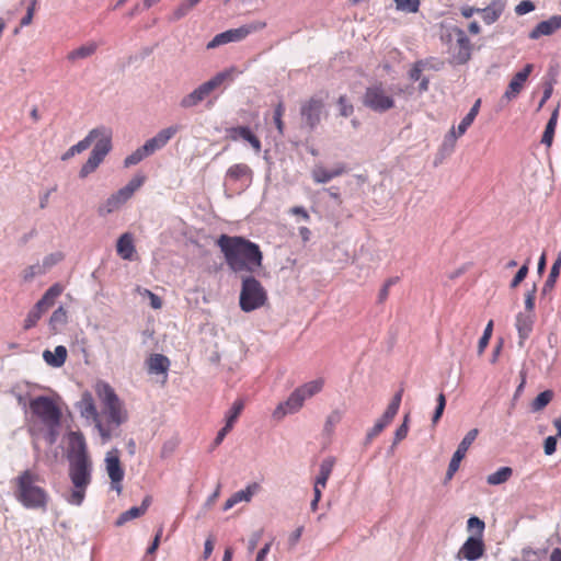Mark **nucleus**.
Wrapping results in <instances>:
<instances>
[{"label":"nucleus","mask_w":561,"mask_h":561,"mask_svg":"<svg viewBox=\"0 0 561 561\" xmlns=\"http://www.w3.org/2000/svg\"><path fill=\"white\" fill-rule=\"evenodd\" d=\"M528 263L529 261H527L519 270L518 272L516 273V275L514 276V278L512 279L511 282V287L512 288H516L527 276L528 274Z\"/></svg>","instance_id":"obj_59"},{"label":"nucleus","mask_w":561,"mask_h":561,"mask_svg":"<svg viewBox=\"0 0 561 561\" xmlns=\"http://www.w3.org/2000/svg\"><path fill=\"white\" fill-rule=\"evenodd\" d=\"M116 251L123 260H133L136 249L134 245V237L130 232H125L118 238Z\"/></svg>","instance_id":"obj_27"},{"label":"nucleus","mask_w":561,"mask_h":561,"mask_svg":"<svg viewBox=\"0 0 561 561\" xmlns=\"http://www.w3.org/2000/svg\"><path fill=\"white\" fill-rule=\"evenodd\" d=\"M479 431L477 428L470 430L458 445L457 450L454 453L453 458L447 469V479H451L459 469L461 460L466 457V454L472 443L476 440Z\"/></svg>","instance_id":"obj_14"},{"label":"nucleus","mask_w":561,"mask_h":561,"mask_svg":"<svg viewBox=\"0 0 561 561\" xmlns=\"http://www.w3.org/2000/svg\"><path fill=\"white\" fill-rule=\"evenodd\" d=\"M122 207L121 203L111 195L104 203L101 208V211H105L106 214L113 213Z\"/></svg>","instance_id":"obj_60"},{"label":"nucleus","mask_w":561,"mask_h":561,"mask_svg":"<svg viewBox=\"0 0 561 561\" xmlns=\"http://www.w3.org/2000/svg\"><path fill=\"white\" fill-rule=\"evenodd\" d=\"M98 127L91 129L89 134L79 142L71 146L62 156L61 160L67 161L71 159L75 154L81 153L87 150L96 139L98 137Z\"/></svg>","instance_id":"obj_26"},{"label":"nucleus","mask_w":561,"mask_h":561,"mask_svg":"<svg viewBox=\"0 0 561 561\" xmlns=\"http://www.w3.org/2000/svg\"><path fill=\"white\" fill-rule=\"evenodd\" d=\"M560 268H561V254L558 256V259L551 266L549 276L546 280V286L552 287L556 284V280L560 274Z\"/></svg>","instance_id":"obj_52"},{"label":"nucleus","mask_w":561,"mask_h":561,"mask_svg":"<svg viewBox=\"0 0 561 561\" xmlns=\"http://www.w3.org/2000/svg\"><path fill=\"white\" fill-rule=\"evenodd\" d=\"M409 414L404 416L403 423L397 428L394 433L393 444H398L402 439H404L409 432Z\"/></svg>","instance_id":"obj_55"},{"label":"nucleus","mask_w":561,"mask_h":561,"mask_svg":"<svg viewBox=\"0 0 561 561\" xmlns=\"http://www.w3.org/2000/svg\"><path fill=\"white\" fill-rule=\"evenodd\" d=\"M516 329L519 337V345L529 337L534 325V313L519 312L516 316Z\"/></svg>","instance_id":"obj_25"},{"label":"nucleus","mask_w":561,"mask_h":561,"mask_svg":"<svg viewBox=\"0 0 561 561\" xmlns=\"http://www.w3.org/2000/svg\"><path fill=\"white\" fill-rule=\"evenodd\" d=\"M260 490V484L253 482L249 484L244 490H240L233 493L224 504V511L232 508L240 502H250L252 496Z\"/></svg>","instance_id":"obj_24"},{"label":"nucleus","mask_w":561,"mask_h":561,"mask_svg":"<svg viewBox=\"0 0 561 561\" xmlns=\"http://www.w3.org/2000/svg\"><path fill=\"white\" fill-rule=\"evenodd\" d=\"M504 3L501 0L492 1L486 8L481 9L480 13L485 23H494L503 13Z\"/></svg>","instance_id":"obj_34"},{"label":"nucleus","mask_w":561,"mask_h":561,"mask_svg":"<svg viewBox=\"0 0 561 561\" xmlns=\"http://www.w3.org/2000/svg\"><path fill=\"white\" fill-rule=\"evenodd\" d=\"M402 394H403V389H400L393 396L391 402L387 407V409H386L385 413L382 414V416L379 420H377L376 423L381 424L383 430H385L386 426H388L392 422V420L397 415V413L399 411V408H400V404H401Z\"/></svg>","instance_id":"obj_28"},{"label":"nucleus","mask_w":561,"mask_h":561,"mask_svg":"<svg viewBox=\"0 0 561 561\" xmlns=\"http://www.w3.org/2000/svg\"><path fill=\"white\" fill-rule=\"evenodd\" d=\"M67 348L62 345L55 347L54 352L49 350L44 351L43 357L45 362L51 367H61L67 359Z\"/></svg>","instance_id":"obj_32"},{"label":"nucleus","mask_w":561,"mask_h":561,"mask_svg":"<svg viewBox=\"0 0 561 561\" xmlns=\"http://www.w3.org/2000/svg\"><path fill=\"white\" fill-rule=\"evenodd\" d=\"M94 392L102 405V413L96 409L92 393H82L77 408L80 415L94 423L103 443L108 442L115 430L128 420V411L114 388L104 380H98L93 386Z\"/></svg>","instance_id":"obj_1"},{"label":"nucleus","mask_w":561,"mask_h":561,"mask_svg":"<svg viewBox=\"0 0 561 561\" xmlns=\"http://www.w3.org/2000/svg\"><path fill=\"white\" fill-rule=\"evenodd\" d=\"M43 479L33 470L20 472L13 480V495L27 510L46 511L49 494L43 486Z\"/></svg>","instance_id":"obj_3"},{"label":"nucleus","mask_w":561,"mask_h":561,"mask_svg":"<svg viewBox=\"0 0 561 561\" xmlns=\"http://www.w3.org/2000/svg\"><path fill=\"white\" fill-rule=\"evenodd\" d=\"M561 30V15H552L548 20L539 22L528 34L533 41H537L542 36L553 35Z\"/></svg>","instance_id":"obj_19"},{"label":"nucleus","mask_w":561,"mask_h":561,"mask_svg":"<svg viewBox=\"0 0 561 561\" xmlns=\"http://www.w3.org/2000/svg\"><path fill=\"white\" fill-rule=\"evenodd\" d=\"M64 287L56 283L53 286H50L43 297L35 304L37 306V309H41L42 311L46 312L50 307L54 306L55 300L62 294Z\"/></svg>","instance_id":"obj_31"},{"label":"nucleus","mask_w":561,"mask_h":561,"mask_svg":"<svg viewBox=\"0 0 561 561\" xmlns=\"http://www.w3.org/2000/svg\"><path fill=\"white\" fill-rule=\"evenodd\" d=\"M87 486H75V490L68 497V502L73 505H81L85 496Z\"/></svg>","instance_id":"obj_53"},{"label":"nucleus","mask_w":561,"mask_h":561,"mask_svg":"<svg viewBox=\"0 0 561 561\" xmlns=\"http://www.w3.org/2000/svg\"><path fill=\"white\" fill-rule=\"evenodd\" d=\"M512 476L513 469L511 467H501L499 470L488 476L486 482L490 485H499L508 481Z\"/></svg>","instance_id":"obj_38"},{"label":"nucleus","mask_w":561,"mask_h":561,"mask_svg":"<svg viewBox=\"0 0 561 561\" xmlns=\"http://www.w3.org/2000/svg\"><path fill=\"white\" fill-rule=\"evenodd\" d=\"M545 454L550 456L557 449V438L554 436H548L543 444Z\"/></svg>","instance_id":"obj_64"},{"label":"nucleus","mask_w":561,"mask_h":561,"mask_svg":"<svg viewBox=\"0 0 561 561\" xmlns=\"http://www.w3.org/2000/svg\"><path fill=\"white\" fill-rule=\"evenodd\" d=\"M467 526L469 530L476 529L479 534V537H482L483 530H484V522L480 519L479 517L472 516L468 519Z\"/></svg>","instance_id":"obj_58"},{"label":"nucleus","mask_w":561,"mask_h":561,"mask_svg":"<svg viewBox=\"0 0 561 561\" xmlns=\"http://www.w3.org/2000/svg\"><path fill=\"white\" fill-rule=\"evenodd\" d=\"M31 412L41 422L53 430L60 423L61 412L58 405L48 397L39 396L30 402Z\"/></svg>","instance_id":"obj_9"},{"label":"nucleus","mask_w":561,"mask_h":561,"mask_svg":"<svg viewBox=\"0 0 561 561\" xmlns=\"http://www.w3.org/2000/svg\"><path fill=\"white\" fill-rule=\"evenodd\" d=\"M340 115L343 117H348L354 112V106L348 101L347 96L341 95L337 100Z\"/></svg>","instance_id":"obj_50"},{"label":"nucleus","mask_w":561,"mask_h":561,"mask_svg":"<svg viewBox=\"0 0 561 561\" xmlns=\"http://www.w3.org/2000/svg\"><path fill=\"white\" fill-rule=\"evenodd\" d=\"M324 106L323 99L318 96H311L301 103V119L308 128L314 129L320 124Z\"/></svg>","instance_id":"obj_12"},{"label":"nucleus","mask_w":561,"mask_h":561,"mask_svg":"<svg viewBox=\"0 0 561 561\" xmlns=\"http://www.w3.org/2000/svg\"><path fill=\"white\" fill-rule=\"evenodd\" d=\"M242 71L237 67H229L218 73H216L211 79L198 85L191 93L185 95L181 100V106L184 108L194 107L201 102H203L209 94L225 83L232 82Z\"/></svg>","instance_id":"obj_5"},{"label":"nucleus","mask_w":561,"mask_h":561,"mask_svg":"<svg viewBox=\"0 0 561 561\" xmlns=\"http://www.w3.org/2000/svg\"><path fill=\"white\" fill-rule=\"evenodd\" d=\"M77 437L76 433H72ZM80 450L70 459L69 477L75 486H88L91 482V462L84 450V440L78 436Z\"/></svg>","instance_id":"obj_8"},{"label":"nucleus","mask_w":561,"mask_h":561,"mask_svg":"<svg viewBox=\"0 0 561 561\" xmlns=\"http://www.w3.org/2000/svg\"><path fill=\"white\" fill-rule=\"evenodd\" d=\"M472 123L473 121L466 115L458 125L457 129H455V127L450 129L447 138L455 142L458 137L462 136L467 131Z\"/></svg>","instance_id":"obj_42"},{"label":"nucleus","mask_w":561,"mask_h":561,"mask_svg":"<svg viewBox=\"0 0 561 561\" xmlns=\"http://www.w3.org/2000/svg\"><path fill=\"white\" fill-rule=\"evenodd\" d=\"M485 551L482 537H469L458 550L456 558L458 560L477 561Z\"/></svg>","instance_id":"obj_16"},{"label":"nucleus","mask_w":561,"mask_h":561,"mask_svg":"<svg viewBox=\"0 0 561 561\" xmlns=\"http://www.w3.org/2000/svg\"><path fill=\"white\" fill-rule=\"evenodd\" d=\"M265 26V22H255L249 25H242L238 28H231L226 32L219 33L207 44V48L213 49L228 43L240 42L244 39L249 34L260 31Z\"/></svg>","instance_id":"obj_11"},{"label":"nucleus","mask_w":561,"mask_h":561,"mask_svg":"<svg viewBox=\"0 0 561 561\" xmlns=\"http://www.w3.org/2000/svg\"><path fill=\"white\" fill-rule=\"evenodd\" d=\"M402 394H403V389H400L393 396L391 402L387 407V409H386L385 413L382 414V416L379 420H377L376 423L381 424L383 430H385L386 426H388L392 422V420L397 415V413L399 411V408H400V404H401Z\"/></svg>","instance_id":"obj_29"},{"label":"nucleus","mask_w":561,"mask_h":561,"mask_svg":"<svg viewBox=\"0 0 561 561\" xmlns=\"http://www.w3.org/2000/svg\"><path fill=\"white\" fill-rule=\"evenodd\" d=\"M397 9L403 12L416 13L420 8V0H394Z\"/></svg>","instance_id":"obj_47"},{"label":"nucleus","mask_w":561,"mask_h":561,"mask_svg":"<svg viewBox=\"0 0 561 561\" xmlns=\"http://www.w3.org/2000/svg\"><path fill=\"white\" fill-rule=\"evenodd\" d=\"M533 69L534 65L527 64L523 70L515 73L504 94L507 100H513L520 93Z\"/></svg>","instance_id":"obj_20"},{"label":"nucleus","mask_w":561,"mask_h":561,"mask_svg":"<svg viewBox=\"0 0 561 561\" xmlns=\"http://www.w3.org/2000/svg\"><path fill=\"white\" fill-rule=\"evenodd\" d=\"M446 407V398L444 393H439L437 397V407L435 409V412L433 414V423L436 424L439 419L442 417L444 410Z\"/></svg>","instance_id":"obj_57"},{"label":"nucleus","mask_w":561,"mask_h":561,"mask_svg":"<svg viewBox=\"0 0 561 561\" xmlns=\"http://www.w3.org/2000/svg\"><path fill=\"white\" fill-rule=\"evenodd\" d=\"M253 172L245 163H236L231 165L226 173V183H240V187L248 186L252 181Z\"/></svg>","instance_id":"obj_18"},{"label":"nucleus","mask_w":561,"mask_h":561,"mask_svg":"<svg viewBox=\"0 0 561 561\" xmlns=\"http://www.w3.org/2000/svg\"><path fill=\"white\" fill-rule=\"evenodd\" d=\"M191 10L192 8L185 1H183L173 10L171 20L179 21L184 18Z\"/></svg>","instance_id":"obj_56"},{"label":"nucleus","mask_w":561,"mask_h":561,"mask_svg":"<svg viewBox=\"0 0 561 561\" xmlns=\"http://www.w3.org/2000/svg\"><path fill=\"white\" fill-rule=\"evenodd\" d=\"M363 104L374 112L383 113L394 107L393 98L381 83L368 87L363 95Z\"/></svg>","instance_id":"obj_10"},{"label":"nucleus","mask_w":561,"mask_h":561,"mask_svg":"<svg viewBox=\"0 0 561 561\" xmlns=\"http://www.w3.org/2000/svg\"><path fill=\"white\" fill-rule=\"evenodd\" d=\"M98 131V137L94 140V147L90 152L88 160L79 171L80 179H85L91 173L95 172L112 150V129L106 126H99Z\"/></svg>","instance_id":"obj_6"},{"label":"nucleus","mask_w":561,"mask_h":561,"mask_svg":"<svg viewBox=\"0 0 561 561\" xmlns=\"http://www.w3.org/2000/svg\"><path fill=\"white\" fill-rule=\"evenodd\" d=\"M141 515H144V508H139L137 506L130 507L129 510L119 515V517L116 520V525L122 526L123 524L137 517H140Z\"/></svg>","instance_id":"obj_45"},{"label":"nucleus","mask_w":561,"mask_h":561,"mask_svg":"<svg viewBox=\"0 0 561 561\" xmlns=\"http://www.w3.org/2000/svg\"><path fill=\"white\" fill-rule=\"evenodd\" d=\"M148 156H149V153L147 151H144V145H142L137 150H135L131 154H129L125 158L124 165L126 168H129L131 165L138 164L140 161H142Z\"/></svg>","instance_id":"obj_46"},{"label":"nucleus","mask_w":561,"mask_h":561,"mask_svg":"<svg viewBox=\"0 0 561 561\" xmlns=\"http://www.w3.org/2000/svg\"><path fill=\"white\" fill-rule=\"evenodd\" d=\"M334 467V459L329 457L322 460L320 465L319 474L316 478L314 485L325 488L327 482L332 473Z\"/></svg>","instance_id":"obj_37"},{"label":"nucleus","mask_w":561,"mask_h":561,"mask_svg":"<svg viewBox=\"0 0 561 561\" xmlns=\"http://www.w3.org/2000/svg\"><path fill=\"white\" fill-rule=\"evenodd\" d=\"M535 300H536V289L533 288L526 294L525 297V308L528 313H533L535 308Z\"/></svg>","instance_id":"obj_63"},{"label":"nucleus","mask_w":561,"mask_h":561,"mask_svg":"<svg viewBox=\"0 0 561 561\" xmlns=\"http://www.w3.org/2000/svg\"><path fill=\"white\" fill-rule=\"evenodd\" d=\"M553 392L551 390H545L540 392L531 402V410L535 412L545 409L552 400Z\"/></svg>","instance_id":"obj_40"},{"label":"nucleus","mask_w":561,"mask_h":561,"mask_svg":"<svg viewBox=\"0 0 561 561\" xmlns=\"http://www.w3.org/2000/svg\"><path fill=\"white\" fill-rule=\"evenodd\" d=\"M180 130V126H169L161 129L154 137L148 139L144 144V151H147L149 156L154 153L157 150L163 148Z\"/></svg>","instance_id":"obj_17"},{"label":"nucleus","mask_w":561,"mask_h":561,"mask_svg":"<svg viewBox=\"0 0 561 561\" xmlns=\"http://www.w3.org/2000/svg\"><path fill=\"white\" fill-rule=\"evenodd\" d=\"M67 310L60 306L50 316L49 325L53 331H57L59 327L67 323Z\"/></svg>","instance_id":"obj_39"},{"label":"nucleus","mask_w":561,"mask_h":561,"mask_svg":"<svg viewBox=\"0 0 561 561\" xmlns=\"http://www.w3.org/2000/svg\"><path fill=\"white\" fill-rule=\"evenodd\" d=\"M492 332H493V321L490 320L484 329L482 336L479 340V343H478L479 355H481L484 352V350L486 348V346L490 342V339L492 336Z\"/></svg>","instance_id":"obj_49"},{"label":"nucleus","mask_w":561,"mask_h":561,"mask_svg":"<svg viewBox=\"0 0 561 561\" xmlns=\"http://www.w3.org/2000/svg\"><path fill=\"white\" fill-rule=\"evenodd\" d=\"M98 49V45L94 42L87 43L68 53L67 59L69 61H76L78 59H84L92 56Z\"/></svg>","instance_id":"obj_36"},{"label":"nucleus","mask_w":561,"mask_h":561,"mask_svg":"<svg viewBox=\"0 0 561 561\" xmlns=\"http://www.w3.org/2000/svg\"><path fill=\"white\" fill-rule=\"evenodd\" d=\"M324 385L322 378L311 380L296 388L286 401L280 402L273 411V419L276 421L283 420L287 414H294L298 412L307 399L319 393Z\"/></svg>","instance_id":"obj_4"},{"label":"nucleus","mask_w":561,"mask_h":561,"mask_svg":"<svg viewBox=\"0 0 561 561\" xmlns=\"http://www.w3.org/2000/svg\"><path fill=\"white\" fill-rule=\"evenodd\" d=\"M558 117H559V107L554 108V111L552 112V114L546 125L545 131L542 134L541 142L545 146H547V148H550L552 146L556 127H557V123H558Z\"/></svg>","instance_id":"obj_35"},{"label":"nucleus","mask_w":561,"mask_h":561,"mask_svg":"<svg viewBox=\"0 0 561 561\" xmlns=\"http://www.w3.org/2000/svg\"><path fill=\"white\" fill-rule=\"evenodd\" d=\"M106 471L111 479L112 489L122 492V481L124 479V469L122 468L118 450L114 449L108 451L105 458Z\"/></svg>","instance_id":"obj_15"},{"label":"nucleus","mask_w":561,"mask_h":561,"mask_svg":"<svg viewBox=\"0 0 561 561\" xmlns=\"http://www.w3.org/2000/svg\"><path fill=\"white\" fill-rule=\"evenodd\" d=\"M343 413L340 410H333L325 420L323 431L327 435H332L335 426L342 421Z\"/></svg>","instance_id":"obj_41"},{"label":"nucleus","mask_w":561,"mask_h":561,"mask_svg":"<svg viewBox=\"0 0 561 561\" xmlns=\"http://www.w3.org/2000/svg\"><path fill=\"white\" fill-rule=\"evenodd\" d=\"M535 10V4L531 1L525 0L518 3L515 8L517 15H524Z\"/></svg>","instance_id":"obj_62"},{"label":"nucleus","mask_w":561,"mask_h":561,"mask_svg":"<svg viewBox=\"0 0 561 561\" xmlns=\"http://www.w3.org/2000/svg\"><path fill=\"white\" fill-rule=\"evenodd\" d=\"M284 113H285L284 104H283V102H279L274 110V123H275L276 128L280 135L284 134V122H283Z\"/></svg>","instance_id":"obj_51"},{"label":"nucleus","mask_w":561,"mask_h":561,"mask_svg":"<svg viewBox=\"0 0 561 561\" xmlns=\"http://www.w3.org/2000/svg\"><path fill=\"white\" fill-rule=\"evenodd\" d=\"M243 408H244L243 400H241V399L236 400L233 402L232 407L230 408L229 412L226 415V423L233 426L236 421L238 420L239 415L241 414Z\"/></svg>","instance_id":"obj_44"},{"label":"nucleus","mask_w":561,"mask_h":561,"mask_svg":"<svg viewBox=\"0 0 561 561\" xmlns=\"http://www.w3.org/2000/svg\"><path fill=\"white\" fill-rule=\"evenodd\" d=\"M44 313L45 312L42 311L41 309H37V306L35 305L28 311V313L24 320V324H23L24 330H30V329L34 328Z\"/></svg>","instance_id":"obj_43"},{"label":"nucleus","mask_w":561,"mask_h":561,"mask_svg":"<svg viewBox=\"0 0 561 561\" xmlns=\"http://www.w3.org/2000/svg\"><path fill=\"white\" fill-rule=\"evenodd\" d=\"M345 172L346 168L343 163L336 164L333 169H327L325 167L319 164L312 169L311 175L316 183L324 184L334 178L341 176Z\"/></svg>","instance_id":"obj_21"},{"label":"nucleus","mask_w":561,"mask_h":561,"mask_svg":"<svg viewBox=\"0 0 561 561\" xmlns=\"http://www.w3.org/2000/svg\"><path fill=\"white\" fill-rule=\"evenodd\" d=\"M268 296L264 286L253 276H245L242 279L239 306L242 311L251 312L264 307Z\"/></svg>","instance_id":"obj_7"},{"label":"nucleus","mask_w":561,"mask_h":561,"mask_svg":"<svg viewBox=\"0 0 561 561\" xmlns=\"http://www.w3.org/2000/svg\"><path fill=\"white\" fill-rule=\"evenodd\" d=\"M228 137L236 141L239 138H242L243 140L248 141L251 147L254 149L256 153L261 151V141L260 139L250 130L247 126H238V127H231L227 129Z\"/></svg>","instance_id":"obj_22"},{"label":"nucleus","mask_w":561,"mask_h":561,"mask_svg":"<svg viewBox=\"0 0 561 561\" xmlns=\"http://www.w3.org/2000/svg\"><path fill=\"white\" fill-rule=\"evenodd\" d=\"M402 394H403V389H400L393 396L391 402L387 407V409H386L385 413L382 414V416L379 420H377L376 423L381 424L383 430H385L386 426H388L392 422V420L397 415V413L399 411V408H400V404H401Z\"/></svg>","instance_id":"obj_30"},{"label":"nucleus","mask_w":561,"mask_h":561,"mask_svg":"<svg viewBox=\"0 0 561 561\" xmlns=\"http://www.w3.org/2000/svg\"><path fill=\"white\" fill-rule=\"evenodd\" d=\"M216 244L234 273H255L262 267L263 253L256 243L243 237L221 234Z\"/></svg>","instance_id":"obj_2"},{"label":"nucleus","mask_w":561,"mask_h":561,"mask_svg":"<svg viewBox=\"0 0 561 561\" xmlns=\"http://www.w3.org/2000/svg\"><path fill=\"white\" fill-rule=\"evenodd\" d=\"M453 33L456 37V43L450 47L453 61L463 65L471 58L472 45L463 30L455 27Z\"/></svg>","instance_id":"obj_13"},{"label":"nucleus","mask_w":561,"mask_h":561,"mask_svg":"<svg viewBox=\"0 0 561 561\" xmlns=\"http://www.w3.org/2000/svg\"><path fill=\"white\" fill-rule=\"evenodd\" d=\"M45 274V267L39 263L27 266L22 272V278L24 282H31L35 276Z\"/></svg>","instance_id":"obj_48"},{"label":"nucleus","mask_w":561,"mask_h":561,"mask_svg":"<svg viewBox=\"0 0 561 561\" xmlns=\"http://www.w3.org/2000/svg\"><path fill=\"white\" fill-rule=\"evenodd\" d=\"M64 259V255L62 253L60 252H56V253H51L49 255H47L44 260H43V263L41 264L43 267H45V273L50 270L54 265H56L57 263H59L60 261H62Z\"/></svg>","instance_id":"obj_54"},{"label":"nucleus","mask_w":561,"mask_h":561,"mask_svg":"<svg viewBox=\"0 0 561 561\" xmlns=\"http://www.w3.org/2000/svg\"><path fill=\"white\" fill-rule=\"evenodd\" d=\"M148 371L150 374H165L170 367V360L162 354H152L147 359Z\"/></svg>","instance_id":"obj_33"},{"label":"nucleus","mask_w":561,"mask_h":561,"mask_svg":"<svg viewBox=\"0 0 561 561\" xmlns=\"http://www.w3.org/2000/svg\"><path fill=\"white\" fill-rule=\"evenodd\" d=\"M146 181L142 174L135 175L124 187L112 194L123 206Z\"/></svg>","instance_id":"obj_23"},{"label":"nucleus","mask_w":561,"mask_h":561,"mask_svg":"<svg viewBox=\"0 0 561 561\" xmlns=\"http://www.w3.org/2000/svg\"><path fill=\"white\" fill-rule=\"evenodd\" d=\"M122 207L121 203L111 195L104 203L101 208V211H105L106 214L113 213Z\"/></svg>","instance_id":"obj_61"}]
</instances>
